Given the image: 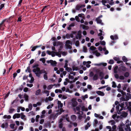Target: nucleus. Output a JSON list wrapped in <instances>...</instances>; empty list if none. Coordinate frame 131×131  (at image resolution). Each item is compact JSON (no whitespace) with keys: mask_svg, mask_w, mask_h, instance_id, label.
I'll use <instances>...</instances> for the list:
<instances>
[{"mask_svg":"<svg viewBox=\"0 0 131 131\" xmlns=\"http://www.w3.org/2000/svg\"><path fill=\"white\" fill-rule=\"evenodd\" d=\"M13 107L12 106H11L9 108L8 112L10 114H12L15 110V109L12 108Z\"/></svg>","mask_w":131,"mask_h":131,"instance_id":"f3484780","label":"nucleus"},{"mask_svg":"<svg viewBox=\"0 0 131 131\" xmlns=\"http://www.w3.org/2000/svg\"><path fill=\"white\" fill-rule=\"evenodd\" d=\"M47 62L48 63H50L51 65L53 66H56L57 64V62L55 61H53L52 60H48L47 61Z\"/></svg>","mask_w":131,"mask_h":131,"instance_id":"0eeeda50","label":"nucleus"},{"mask_svg":"<svg viewBox=\"0 0 131 131\" xmlns=\"http://www.w3.org/2000/svg\"><path fill=\"white\" fill-rule=\"evenodd\" d=\"M32 71L35 73L36 76L39 78H40L41 74L44 73L43 78L44 79L46 80H47L48 79L47 74V72L45 70L42 69L40 70L39 68L34 69Z\"/></svg>","mask_w":131,"mask_h":131,"instance_id":"f257e3e1","label":"nucleus"},{"mask_svg":"<svg viewBox=\"0 0 131 131\" xmlns=\"http://www.w3.org/2000/svg\"><path fill=\"white\" fill-rule=\"evenodd\" d=\"M96 20L97 24H101V25H104L103 23L102 22V20L100 19L97 18L96 19Z\"/></svg>","mask_w":131,"mask_h":131,"instance_id":"f8f14e48","label":"nucleus"},{"mask_svg":"<svg viewBox=\"0 0 131 131\" xmlns=\"http://www.w3.org/2000/svg\"><path fill=\"white\" fill-rule=\"evenodd\" d=\"M55 92L56 93H62V91L61 90L57 89L55 90Z\"/></svg>","mask_w":131,"mask_h":131,"instance_id":"2f4dec72","label":"nucleus"},{"mask_svg":"<svg viewBox=\"0 0 131 131\" xmlns=\"http://www.w3.org/2000/svg\"><path fill=\"white\" fill-rule=\"evenodd\" d=\"M71 118L72 121H75L77 119L76 116L75 115H72L71 116Z\"/></svg>","mask_w":131,"mask_h":131,"instance_id":"393cba45","label":"nucleus"},{"mask_svg":"<svg viewBox=\"0 0 131 131\" xmlns=\"http://www.w3.org/2000/svg\"><path fill=\"white\" fill-rule=\"evenodd\" d=\"M100 43L101 45H105V42L104 41H101Z\"/></svg>","mask_w":131,"mask_h":131,"instance_id":"09e8293b","label":"nucleus"},{"mask_svg":"<svg viewBox=\"0 0 131 131\" xmlns=\"http://www.w3.org/2000/svg\"><path fill=\"white\" fill-rule=\"evenodd\" d=\"M110 122L111 123L112 125H114L115 124V122L113 120H112L110 121Z\"/></svg>","mask_w":131,"mask_h":131,"instance_id":"79ce46f5","label":"nucleus"},{"mask_svg":"<svg viewBox=\"0 0 131 131\" xmlns=\"http://www.w3.org/2000/svg\"><path fill=\"white\" fill-rule=\"evenodd\" d=\"M46 54L45 51L42 52L41 56L42 57H44L46 56Z\"/></svg>","mask_w":131,"mask_h":131,"instance_id":"774afa93","label":"nucleus"},{"mask_svg":"<svg viewBox=\"0 0 131 131\" xmlns=\"http://www.w3.org/2000/svg\"><path fill=\"white\" fill-rule=\"evenodd\" d=\"M81 106V105H79L78 106H77L76 107V110L78 111H80V107Z\"/></svg>","mask_w":131,"mask_h":131,"instance_id":"37998d69","label":"nucleus"},{"mask_svg":"<svg viewBox=\"0 0 131 131\" xmlns=\"http://www.w3.org/2000/svg\"><path fill=\"white\" fill-rule=\"evenodd\" d=\"M65 69L68 72H70L72 71V69L70 68H69L68 67L66 68Z\"/></svg>","mask_w":131,"mask_h":131,"instance_id":"c9c22d12","label":"nucleus"},{"mask_svg":"<svg viewBox=\"0 0 131 131\" xmlns=\"http://www.w3.org/2000/svg\"><path fill=\"white\" fill-rule=\"evenodd\" d=\"M58 115V114L57 113L56 114H52L49 116V118L51 120H54L57 117Z\"/></svg>","mask_w":131,"mask_h":131,"instance_id":"39448f33","label":"nucleus"},{"mask_svg":"<svg viewBox=\"0 0 131 131\" xmlns=\"http://www.w3.org/2000/svg\"><path fill=\"white\" fill-rule=\"evenodd\" d=\"M98 76L97 74H95L93 77V80L94 81L97 80L98 79Z\"/></svg>","mask_w":131,"mask_h":131,"instance_id":"bb28decb","label":"nucleus"},{"mask_svg":"<svg viewBox=\"0 0 131 131\" xmlns=\"http://www.w3.org/2000/svg\"><path fill=\"white\" fill-rule=\"evenodd\" d=\"M127 86L128 84H124V87L123 88V90L124 91L125 90H126Z\"/></svg>","mask_w":131,"mask_h":131,"instance_id":"58836bf2","label":"nucleus"},{"mask_svg":"<svg viewBox=\"0 0 131 131\" xmlns=\"http://www.w3.org/2000/svg\"><path fill=\"white\" fill-rule=\"evenodd\" d=\"M87 48L86 46H84L83 47V51L84 52H87Z\"/></svg>","mask_w":131,"mask_h":131,"instance_id":"49530a36","label":"nucleus"},{"mask_svg":"<svg viewBox=\"0 0 131 131\" xmlns=\"http://www.w3.org/2000/svg\"><path fill=\"white\" fill-rule=\"evenodd\" d=\"M23 0H20L19 2L18 6V7H19L21 6V4Z\"/></svg>","mask_w":131,"mask_h":131,"instance_id":"e2e57ef3","label":"nucleus"},{"mask_svg":"<svg viewBox=\"0 0 131 131\" xmlns=\"http://www.w3.org/2000/svg\"><path fill=\"white\" fill-rule=\"evenodd\" d=\"M53 106V104H52L51 105H49L47 107V109H49L51 108Z\"/></svg>","mask_w":131,"mask_h":131,"instance_id":"6e6d98bb","label":"nucleus"},{"mask_svg":"<svg viewBox=\"0 0 131 131\" xmlns=\"http://www.w3.org/2000/svg\"><path fill=\"white\" fill-rule=\"evenodd\" d=\"M75 19L78 22H80V20L79 17L78 16H76L75 17Z\"/></svg>","mask_w":131,"mask_h":131,"instance_id":"8fccbe9b","label":"nucleus"},{"mask_svg":"<svg viewBox=\"0 0 131 131\" xmlns=\"http://www.w3.org/2000/svg\"><path fill=\"white\" fill-rule=\"evenodd\" d=\"M78 103L76 101H73L72 103V106L73 107H75L78 105Z\"/></svg>","mask_w":131,"mask_h":131,"instance_id":"4be33fe9","label":"nucleus"},{"mask_svg":"<svg viewBox=\"0 0 131 131\" xmlns=\"http://www.w3.org/2000/svg\"><path fill=\"white\" fill-rule=\"evenodd\" d=\"M119 78L120 80H123L125 78L124 76L122 75H121L119 76Z\"/></svg>","mask_w":131,"mask_h":131,"instance_id":"4d7b16f0","label":"nucleus"},{"mask_svg":"<svg viewBox=\"0 0 131 131\" xmlns=\"http://www.w3.org/2000/svg\"><path fill=\"white\" fill-rule=\"evenodd\" d=\"M65 61L66 63H65L64 66V68H66L68 67V66L67 64V63L68 62V61L67 60H66Z\"/></svg>","mask_w":131,"mask_h":131,"instance_id":"c03bdc74","label":"nucleus"},{"mask_svg":"<svg viewBox=\"0 0 131 131\" xmlns=\"http://www.w3.org/2000/svg\"><path fill=\"white\" fill-rule=\"evenodd\" d=\"M122 60L125 62H126L128 61L127 59L125 56H123L122 58Z\"/></svg>","mask_w":131,"mask_h":131,"instance_id":"473e14b6","label":"nucleus"},{"mask_svg":"<svg viewBox=\"0 0 131 131\" xmlns=\"http://www.w3.org/2000/svg\"><path fill=\"white\" fill-rule=\"evenodd\" d=\"M72 44V42L69 40H67L66 41L65 46L67 48L71 49L72 48L71 46Z\"/></svg>","mask_w":131,"mask_h":131,"instance_id":"7ed1b4c3","label":"nucleus"},{"mask_svg":"<svg viewBox=\"0 0 131 131\" xmlns=\"http://www.w3.org/2000/svg\"><path fill=\"white\" fill-rule=\"evenodd\" d=\"M83 118V116L81 115H79L78 116V118L79 120H81Z\"/></svg>","mask_w":131,"mask_h":131,"instance_id":"13d9d810","label":"nucleus"},{"mask_svg":"<svg viewBox=\"0 0 131 131\" xmlns=\"http://www.w3.org/2000/svg\"><path fill=\"white\" fill-rule=\"evenodd\" d=\"M106 1L105 0H102L101 1V2L102 4L104 5V6H106V5L105 4L106 3H108L107 1Z\"/></svg>","mask_w":131,"mask_h":131,"instance_id":"c85d7f7f","label":"nucleus"},{"mask_svg":"<svg viewBox=\"0 0 131 131\" xmlns=\"http://www.w3.org/2000/svg\"><path fill=\"white\" fill-rule=\"evenodd\" d=\"M54 85L50 84L47 87V89L48 90H49L51 89L53 87Z\"/></svg>","mask_w":131,"mask_h":131,"instance_id":"ea45409f","label":"nucleus"},{"mask_svg":"<svg viewBox=\"0 0 131 131\" xmlns=\"http://www.w3.org/2000/svg\"><path fill=\"white\" fill-rule=\"evenodd\" d=\"M27 86L28 87H29L31 88L33 86V85L32 84H27Z\"/></svg>","mask_w":131,"mask_h":131,"instance_id":"680f3d73","label":"nucleus"},{"mask_svg":"<svg viewBox=\"0 0 131 131\" xmlns=\"http://www.w3.org/2000/svg\"><path fill=\"white\" fill-rule=\"evenodd\" d=\"M85 5H77L75 7V9L76 10H80V9L83 7H84Z\"/></svg>","mask_w":131,"mask_h":131,"instance_id":"6e6552de","label":"nucleus"},{"mask_svg":"<svg viewBox=\"0 0 131 131\" xmlns=\"http://www.w3.org/2000/svg\"><path fill=\"white\" fill-rule=\"evenodd\" d=\"M79 45V42L78 40H77L75 42V45L77 46H78Z\"/></svg>","mask_w":131,"mask_h":131,"instance_id":"5fc2aeb1","label":"nucleus"},{"mask_svg":"<svg viewBox=\"0 0 131 131\" xmlns=\"http://www.w3.org/2000/svg\"><path fill=\"white\" fill-rule=\"evenodd\" d=\"M58 108H61L63 106V104L61 103L60 101H58Z\"/></svg>","mask_w":131,"mask_h":131,"instance_id":"aec40b11","label":"nucleus"},{"mask_svg":"<svg viewBox=\"0 0 131 131\" xmlns=\"http://www.w3.org/2000/svg\"><path fill=\"white\" fill-rule=\"evenodd\" d=\"M99 76L100 77H101V78L100 79L101 80L103 78V73L102 72H100V74H99Z\"/></svg>","mask_w":131,"mask_h":131,"instance_id":"603ef678","label":"nucleus"},{"mask_svg":"<svg viewBox=\"0 0 131 131\" xmlns=\"http://www.w3.org/2000/svg\"><path fill=\"white\" fill-rule=\"evenodd\" d=\"M15 125L14 124H11L10 125V127L12 129H14Z\"/></svg>","mask_w":131,"mask_h":131,"instance_id":"de8ad7c7","label":"nucleus"},{"mask_svg":"<svg viewBox=\"0 0 131 131\" xmlns=\"http://www.w3.org/2000/svg\"><path fill=\"white\" fill-rule=\"evenodd\" d=\"M114 76L115 78L116 79H118L119 78V76L118 74H116L114 75Z\"/></svg>","mask_w":131,"mask_h":131,"instance_id":"0e129e2a","label":"nucleus"},{"mask_svg":"<svg viewBox=\"0 0 131 131\" xmlns=\"http://www.w3.org/2000/svg\"><path fill=\"white\" fill-rule=\"evenodd\" d=\"M96 93L98 95L101 96H103L105 95V94L103 92L100 91H97Z\"/></svg>","mask_w":131,"mask_h":131,"instance_id":"2eb2a0df","label":"nucleus"},{"mask_svg":"<svg viewBox=\"0 0 131 131\" xmlns=\"http://www.w3.org/2000/svg\"><path fill=\"white\" fill-rule=\"evenodd\" d=\"M41 92V90L40 89H39L38 90H37L35 92V95H38L40 94Z\"/></svg>","mask_w":131,"mask_h":131,"instance_id":"a878e982","label":"nucleus"},{"mask_svg":"<svg viewBox=\"0 0 131 131\" xmlns=\"http://www.w3.org/2000/svg\"><path fill=\"white\" fill-rule=\"evenodd\" d=\"M28 107L29 110L30 111L31 110L32 108V104L31 103L29 104Z\"/></svg>","mask_w":131,"mask_h":131,"instance_id":"f704fd0d","label":"nucleus"},{"mask_svg":"<svg viewBox=\"0 0 131 131\" xmlns=\"http://www.w3.org/2000/svg\"><path fill=\"white\" fill-rule=\"evenodd\" d=\"M110 38L112 40H116L118 39V37L117 35H115L114 36L111 35Z\"/></svg>","mask_w":131,"mask_h":131,"instance_id":"6ab92c4d","label":"nucleus"},{"mask_svg":"<svg viewBox=\"0 0 131 131\" xmlns=\"http://www.w3.org/2000/svg\"><path fill=\"white\" fill-rule=\"evenodd\" d=\"M28 90V88H27L25 87L24 88L23 91L25 92H27Z\"/></svg>","mask_w":131,"mask_h":131,"instance_id":"69168bd1","label":"nucleus"},{"mask_svg":"<svg viewBox=\"0 0 131 131\" xmlns=\"http://www.w3.org/2000/svg\"><path fill=\"white\" fill-rule=\"evenodd\" d=\"M40 61H42L43 63H45V60L44 58H40Z\"/></svg>","mask_w":131,"mask_h":131,"instance_id":"864d4df0","label":"nucleus"},{"mask_svg":"<svg viewBox=\"0 0 131 131\" xmlns=\"http://www.w3.org/2000/svg\"><path fill=\"white\" fill-rule=\"evenodd\" d=\"M131 96V95L129 93H127V95H126V98L127 100H128L129 99L130 97Z\"/></svg>","mask_w":131,"mask_h":131,"instance_id":"cd10ccee","label":"nucleus"},{"mask_svg":"<svg viewBox=\"0 0 131 131\" xmlns=\"http://www.w3.org/2000/svg\"><path fill=\"white\" fill-rule=\"evenodd\" d=\"M118 71L119 72H121L122 71L125 72L127 70V68L124 66H122L120 67L118 69Z\"/></svg>","mask_w":131,"mask_h":131,"instance_id":"20e7f679","label":"nucleus"},{"mask_svg":"<svg viewBox=\"0 0 131 131\" xmlns=\"http://www.w3.org/2000/svg\"><path fill=\"white\" fill-rule=\"evenodd\" d=\"M118 67L117 66L114 67V73H117V70L118 69Z\"/></svg>","mask_w":131,"mask_h":131,"instance_id":"72a5a7b5","label":"nucleus"},{"mask_svg":"<svg viewBox=\"0 0 131 131\" xmlns=\"http://www.w3.org/2000/svg\"><path fill=\"white\" fill-rule=\"evenodd\" d=\"M123 126L125 127L126 131H131V129L129 125H126V126L124 125Z\"/></svg>","mask_w":131,"mask_h":131,"instance_id":"4468645a","label":"nucleus"},{"mask_svg":"<svg viewBox=\"0 0 131 131\" xmlns=\"http://www.w3.org/2000/svg\"><path fill=\"white\" fill-rule=\"evenodd\" d=\"M81 27L84 30H87L89 28V27L88 26H85L83 24L81 25Z\"/></svg>","mask_w":131,"mask_h":131,"instance_id":"5701e85b","label":"nucleus"},{"mask_svg":"<svg viewBox=\"0 0 131 131\" xmlns=\"http://www.w3.org/2000/svg\"><path fill=\"white\" fill-rule=\"evenodd\" d=\"M11 118V116L10 115H5L3 116V118L4 119L7 118L10 119Z\"/></svg>","mask_w":131,"mask_h":131,"instance_id":"7c9ffc66","label":"nucleus"},{"mask_svg":"<svg viewBox=\"0 0 131 131\" xmlns=\"http://www.w3.org/2000/svg\"><path fill=\"white\" fill-rule=\"evenodd\" d=\"M5 20H3L1 23H0V30H4V27L5 26V24H4V22Z\"/></svg>","mask_w":131,"mask_h":131,"instance_id":"423d86ee","label":"nucleus"},{"mask_svg":"<svg viewBox=\"0 0 131 131\" xmlns=\"http://www.w3.org/2000/svg\"><path fill=\"white\" fill-rule=\"evenodd\" d=\"M113 59L115 61H117V63H121L122 62V61L119 60L120 59L118 57H114L113 58Z\"/></svg>","mask_w":131,"mask_h":131,"instance_id":"dca6fc26","label":"nucleus"},{"mask_svg":"<svg viewBox=\"0 0 131 131\" xmlns=\"http://www.w3.org/2000/svg\"><path fill=\"white\" fill-rule=\"evenodd\" d=\"M69 78L70 79H71L72 80H73L74 79V77L73 76L69 75Z\"/></svg>","mask_w":131,"mask_h":131,"instance_id":"bf43d9fd","label":"nucleus"},{"mask_svg":"<svg viewBox=\"0 0 131 131\" xmlns=\"http://www.w3.org/2000/svg\"><path fill=\"white\" fill-rule=\"evenodd\" d=\"M20 114L16 113L13 116V119H15L16 118H19L20 117Z\"/></svg>","mask_w":131,"mask_h":131,"instance_id":"ddd939ff","label":"nucleus"},{"mask_svg":"<svg viewBox=\"0 0 131 131\" xmlns=\"http://www.w3.org/2000/svg\"><path fill=\"white\" fill-rule=\"evenodd\" d=\"M81 34V31L80 30L78 32L77 35L75 37L77 39H80L82 37Z\"/></svg>","mask_w":131,"mask_h":131,"instance_id":"1a4fd4ad","label":"nucleus"},{"mask_svg":"<svg viewBox=\"0 0 131 131\" xmlns=\"http://www.w3.org/2000/svg\"><path fill=\"white\" fill-rule=\"evenodd\" d=\"M122 113L121 115V116L123 117H126L127 115V113L125 111L122 112Z\"/></svg>","mask_w":131,"mask_h":131,"instance_id":"b1692460","label":"nucleus"},{"mask_svg":"<svg viewBox=\"0 0 131 131\" xmlns=\"http://www.w3.org/2000/svg\"><path fill=\"white\" fill-rule=\"evenodd\" d=\"M27 71L29 73H30L31 72L29 66H28L27 67V69L25 70L26 72H27Z\"/></svg>","mask_w":131,"mask_h":131,"instance_id":"c756f323","label":"nucleus"},{"mask_svg":"<svg viewBox=\"0 0 131 131\" xmlns=\"http://www.w3.org/2000/svg\"><path fill=\"white\" fill-rule=\"evenodd\" d=\"M91 63V61H88L87 62L84 61L83 62V65H85V64H90Z\"/></svg>","mask_w":131,"mask_h":131,"instance_id":"a19ab883","label":"nucleus"},{"mask_svg":"<svg viewBox=\"0 0 131 131\" xmlns=\"http://www.w3.org/2000/svg\"><path fill=\"white\" fill-rule=\"evenodd\" d=\"M21 118L23 119L24 121H25L27 120L26 117V116L24 114V113L22 112L20 113Z\"/></svg>","mask_w":131,"mask_h":131,"instance_id":"9b49d317","label":"nucleus"},{"mask_svg":"<svg viewBox=\"0 0 131 131\" xmlns=\"http://www.w3.org/2000/svg\"><path fill=\"white\" fill-rule=\"evenodd\" d=\"M121 93V94L123 95H126V94L125 92H124L122 90L121 92H120Z\"/></svg>","mask_w":131,"mask_h":131,"instance_id":"052dcab7","label":"nucleus"},{"mask_svg":"<svg viewBox=\"0 0 131 131\" xmlns=\"http://www.w3.org/2000/svg\"><path fill=\"white\" fill-rule=\"evenodd\" d=\"M129 73L128 72H126L124 74V76L126 78H127L129 76Z\"/></svg>","mask_w":131,"mask_h":131,"instance_id":"e433bc0d","label":"nucleus"},{"mask_svg":"<svg viewBox=\"0 0 131 131\" xmlns=\"http://www.w3.org/2000/svg\"><path fill=\"white\" fill-rule=\"evenodd\" d=\"M8 123L6 122L5 123H3L1 126V127L3 128H6L8 127Z\"/></svg>","mask_w":131,"mask_h":131,"instance_id":"9d476101","label":"nucleus"},{"mask_svg":"<svg viewBox=\"0 0 131 131\" xmlns=\"http://www.w3.org/2000/svg\"><path fill=\"white\" fill-rule=\"evenodd\" d=\"M39 66V65L38 64H36L34 65L33 66L32 68H35L34 69L36 68H38V67Z\"/></svg>","mask_w":131,"mask_h":131,"instance_id":"3c124183","label":"nucleus"},{"mask_svg":"<svg viewBox=\"0 0 131 131\" xmlns=\"http://www.w3.org/2000/svg\"><path fill=\"white\" fill-rule=\"evenodd\" d=\"M99 31L100 32V33H99L98 35V36H100V39L101 40H102L103 39V36H102V31L101 29L99 30Z\"/></svg>","mask_w":131,"mask_h":131,"instance_id":"a211bd4d","label":"nucleus"},{"mask_svg":"<svg viewBox=\"0 0 131 131\" xmlns=\"http://www.w3.org/2000/svg\"><path fill=\"white\" fill-rule=\"evenodd\" d=\"M4 4H2L0 5V9L1 10L4 6Z\"/></svg>","mask_w":131,"mask_h":131,"instance_id":"338daca9","label":"nucleus"},{"mask_svg":"<svg viewBox=\"0 0 131 131\" xmlns=\"http://www.w3.org/2000/svg\"><path fill=\"white\" fill-rule=\"evenodd\" d=\"M28 96L26 93H24L23 96V98L25 99V101H28Z\"/></svg>","mask_w":131,"mask_h":131,"instance_id":"412c9836","label":"nucleus"},{"mask_svg":"<svg viewBox=\"0 0 131 131\" xmlns=\"http://www.w3.org/2000/svg\"><path fill=\"white\" fill-rule=\"evenodd\" d=\"M114 61L113 60L111 59L110 60L108 63L110 64H113L114 63Z\"/></svg>","mask_w":131,"mask_h":131,"instance_id":"a18cd8bd","label":"nucleus"},{"mask_svg":"<svg viewBox=\"0 0 131 131\" xmlns=\"http://www.w3.org/2000/svg\"><path fill=\"white\" fill-rule=\"evenodd\" d=\"M112 87L113 88H115L116 87V85L115 82L114 81L112 82Z\"/></svg>","mask_w":131,"mask_h":131,"instance_id":"4c0bfd02","label":"nucleus"},{"mask_svg":"<svg viewBox=\"0 0 131 131\" xmlns=\"http://www.w3.org/2000/svg\"><path fill=\"white\" fill-rule=\"evenodd\" d=\"M96 49V47L93 46H91L90 48V49L92 51H92L91 53L94 54H95L96 56L99 57L101 55V54L98 52L97 50H95Z\"/></svg>","mask_w":131,"mask_h":131,"instance_id":"f03ea898","label":"nucleus"}]
</instances>
